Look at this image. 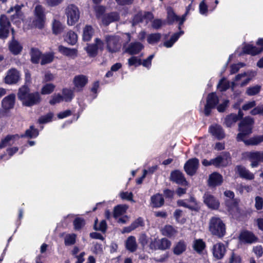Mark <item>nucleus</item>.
<instances>
[{
	"label": "nucleus",
	"mask_w": 263,
	"mask_h": 263,
	"mask_svg": "<svg viewBox=\"0 0 263 263\" xmlns=\"http://www.w3.org/2000/svg\"><path fill=\"white\" fill-rule=\"evenodd\" d=\"M18 99L22 104L27 107H31L40 103L41 97L39 92H31L30 89L24 85L20 87L17 92Z\"/></svg>",
	"instance_id": "obj_1"
},
{
	"label": "nucleus",
	"mask_w": 263,
	"mask_h": 263,
	"mask_svg": "<svg viewBox=\"0 0 263 263\" xmlns=\"http://www.w3.org/2000/svg\"><path fill=\"white\" fill-rule=\"evenodd\" d=\"M209 231L218 237H223L226 233V226L222 220L217 216L212 217L209 221Z\"/></svg>",
	"instance_id": "obj_2"
},
{
	"label": "nucleus",
	"mask_w": 263,
	"mask_h": 263,
	"mask_svg": "<svg viewBox=\"0 0 263 263\" xmlns=\"http://www.w3.org/2000/svg\"><path fill=\"white\" fill-rule=\"evenodd\" d=\"M254 121L250 117H245L239 124V131L237 136L238 141L243 140V138L252 133Z\"/></svg>",
	"instance_id": "obj_3"
},
{
	"label": "nucleus",
	"mask_w": 263,
	"mask_h": 263,
	"mask_svg": "<svg viewBox=\"0 0 263 263\" xmlns=\"http://www.w3.org/2000/svg\"><path fill=\"white\" fill-rule=\"evenodd\" d=\"M45 8L41 5H37L33 11L34 17L32 25L35 28L42 29L44 28L46 22V13Z\"/></svg>",
	"instance_id": "obj_4"
},
{
	"label": "nucleus",
	"mask_w": 263,
	"mask_h": 263,
	"mask_svg": "<svg viewBox=\"0 0 263 263\" xmlns=\"http://www.w3.org/2000/svg\"><path fill=\"white\" fill-rule=\"evenodd\" d=\"M65 14L67 18V23L73 25L76 23L80 18V11L77 6L70 4L65 9Z\"/></svg>",
	"instance_id": "obj_5"
},
{
	"label": "nucleus",
	"mask_w": 263,
	"mask_h": 263,
	"mask_svg": "<svg viewBox=\"0 0 263 263\" xmlns=\"http://www.w3.org/2000/svg\"><path fill=\"white\" fill-rule=\"evenodd\" d=\"M15 102V95L11 93L3 98L2 101V108L0 109V118L2 117L4 113L9 111L14 107Z\"/></svg>",
	"instance_id": "obj_6"
},
{
	"label": "nucleus",
	"mask_w": 263,
	"mask_h": 263,
	"mask_svg": "<svg viewBox=\"0 0 263 263\" xmlns=\"http://www.w3.org/2000/svg\"><path fill=\"white\" fill-rule=\"evenodd\" d=\"M107 49L110 52H116L121 48L120 39L118 36L106 35L105 37Z\"/></svg>",
	"instance_id": "obj_7"
},
{
	"label": "nucleus",
	"mask_w": 263,
	"mask_h": 263,
	"mask_svg": "<svg viewBox=\"0 0 263 263\" xmlns=\"http://www.w3.org/2000/svg\"><path fill=\"white\" fill-rule=\"evenodd\" d=\"M104 42L99 38H96L94 44H89L85 48L89 57H95L98 54V50L102 51L104 49Z\"/></svg>",
	"instance_id": "obj_8"
},
{
	"label": "nucleus",
	"mask_w": 263,
	"mask_h": 263,
	"mask_svg": "<svg viewBox=\"0 0 263 263\" xmlns=\"http://www.w3.org/2000/svg\"><path fill=\"white\" fill-rule=\"evenodd\" d=\"M243 157L249 159L252 167H257L260 161H263V153L260 152H246L243 154Z\"/></svg>",
	"instance_id": "obj_9"
},
{
	"label": "nucleus",
	"mask_w": 263,
	"mask_h": 263,
	"mask_svg": "<svg viewBox=\"0 0 263 263\" xmlns=\"http://www.w3.org/2000/svg\"><path fill=\"white\" fill-rule=\"evenodd\" d=\"M219 99L215 93H211L208 95L206 99V103L204 107V114L206 116L210 115L211 109L214 108L218 103Z\"/></svg>",
	"instance_id": "obj_10"
},
{
	"label": "nucleus",
	"mask_w": 263,
	"mask_h": 263,
	"mask_svg": "<svg viewBox=\"0 0 263 263\" xmlns=\"http://www.w3.org/2000/svg\"><path fill=\"white\" fill-rule=\"evenodd\" d=\"M10 23L9 19L5 15H1L0 16V38L6 39L8 37Z\"/></svg>",
	"instance_id": "obj_11"
},
{
	"label": "nucleus",
	"mask_w": 263,
	"mask_h": 263,
	"mask_svg": "<svg viewBox=\"0 0 263 263\" xmlns=\"http://www.w3.org/2000/svg\"><path fill=\"white\" fill-rule=\"evenodd\" d=\"M153 15L152 13L149 12L140 11L136 14L132 21V25L134 26L140 22H145L147 24L149 21L153 18Z\"/></svg>",
	"instance_id": "obj_12"
},
{
	"label": "nucleus",
	"mask_w": 263,
	"mask_h": 263,
	"mask_svg": "<svg viewBox=\"0 0 263 263\" xmlns=\"http://www.w3.org/2000/svg\"><path fill=\"white\" fill-rule=\"evenodd\" d=\"M21 79V74L18 70L12 68L7 71L5 78V82L9 85L16 84Z\"/></svg>",
	"instance_id": "obj_13"
},
{
	"label": "nucleus",
	"mask_w": 263,
	"mask_h": 263,
	"mask_svg": "<svg viewBox=\"0 0 263 263\" xmlns=\"http://www.w3.org/2000/svg\"><path fill=\"white\" fill-rule=\"evenodd\" d=\"M203 198L204 203L209 208L213 210H217L219 207L220 203L218 200L210 193H205Z\"/></svg>",
	"instance_id": "obj_14"
},
{
	"label": "nucleus",
	"mask_w": 263,
	"mask_h": 263,
	"mask_svg": "<svg viewBox=\"0 0 263 263\" xmlns=\"http://www.w3.org/2000/svg\"><path fill=\"white\" fill-rule=\"evenodd\" d=\"M199 166V160L196 158L189 160L184 164V168L185 172L189 175H193L196 172Z\"/></svg>",
	"instance_id": "obj_15"
},
{
	"label": "nucleus",
	"mask_w": 263,
	"mask_h": 263,
	"mask_svg": "<svg viewBox=\"0 0 263 263\" xmlns=\"http://www.w3.org/2000/svg\"><path fill=\"white\" fill-rule=\"evenodd\" d=\"M226 252V248L222 242L217 243L213 246V255L217 260L222 259L224 257Z\"/></svg>",
	"instance_id": "obj_16"
},
{
	"label": "nucleus",
	"mask_w": 263,
	"mask_h": 263,
	"mask_svg": "<svg viewBox=\"0 0 263 263\" xmlns=\"http://www.w3.org/2000/svg\"><path fill=\"white\" fill-rule=\"evenodd\" d=\"M24 7L23 5H16L13 7H11L9 10H7V13H11L14 12L11 16L12 21H14L15 19L18 18L19 20H23V13L21 11L22 7Z\"/></svg>",
	"instance_id": "obj_17"
},
{
	"label": "nucleus",
	"mask_w": 263,
	"mask_h": 263,
	"mask_svg": "<svg viewBox=\"0 0 263 263\" xmlns=\"http://www.w3.org/2000/svg\"><path fill=\"white\" fill-rule=\"evenodd\" d=\"M243 113L241 110L238 111V114L237 115L234 114H231L227 116L224 119V124L228 127H230L233 126L239 119L242 118Z\"/></svg>",
	"instance_id": "obj_18"
},
{
	"label": "nucleus",
	"mask_w": 263,
	"mask_h": 263,
	"mask_svg": "<svg viewBox=\"0 0 263 263\" xmlns=\"http://www.w3.org/2000/svg\"><path fill=\"white\" fill-rule=\"evenodd\" d=\"M144 48L143 45L139 42L131 43L125 49V52L131 55L138 54Z\"/></svg>",
	"instance_id": "obj_19"
},
{
	"label": "nucleus",
	"mask_w": 263,
	"mask_h": 263,
	"mask_svg": "<svg viewBox=\"0 0 263 263\" xmlns=\"http://www.w3.org/2000/svg\"><path fill=\"white\" fill-rule=\"evenodd\" d=\"M171 180L178 184L181 185H187L186 181L183 174L179 171H175L171 173L170 176Z\"/></svg>",
	"instance_id": "obj_20"
},
{
	"label": "nucleus",
	"mask_w": 263,
	"mask_h": 263,
	"mask_svg": "<svg viewBox=\"0 0 263 263\" xmlns=\"http://www.w3.org/2000/svg\"><path fill=\"white\" fill-rule=\"evenodd\" d=\"M239 239L243 242L252 243L257 241V238L252 232L245 231L240 233Z\"/></svg>",
	"instance_id": "obj_21"
},
{
	"label": "nucleus",
	"mask_w": 263,
	"mask_h": 263,
	"mask_svg": "<svg viewBox=\"0 0 263 263\" xmlns=\"http://www.w3.org/2000/svg\"><path fill=\"white\" fill-rule=\"evenodd\" d=\"M73 82L78 90H81L87 83L88 78L84 75H78L74 78Z\"/></svg>",
	"instance_id": "obj_22"
},
{
	"label": "nucleus",
	"mask_w": 263,
	"mask_h": 263,
	"mask_svg": "<svg viewBox=\"0 0 263 263\" xmlns=\"http://www.w3.org/2000/svg\"><path fill=\"white\" fill-rule=\"evenodd\" d=\"M119 18V14L117 12H113L103 16L102 22L104 25L107 26L112 22L118 21Z\"/></svg>",
	"instance_id": "obj_23"
},
{
	"label": "nucleus",
	"mask_w": 263,
	"mask_h": 263,
	"mask_svg": "<svg viewBox=\"0 0 263 263\" xmlns=\"http://www.w3.org/2000/svg\"><path fill=\"white\" fill-rule=\"evenodd\" d=\"M223 181L222 176L218 173H213L209 178V185L215 186L220 185Z\"/></svg>",
	"instance_id": "obj_24"
},
{
	"label": "nucleus",
	"mask_w": 263,
	"mask_h": 263,
	"mask_svg": "<svg viewBox=\"0 0 263 263\" xmlns=\"http://www.w3.org/2000/svg\"><path fill=\"white\" fill-rule=\"evenodd\" d=\"M210 132L213 136L218 139H221L224 137V133L221 126L218 125H214L209 128Z\"/></svg>",
	"instance_id": "obj_25"
},
{
	"label": "nucleus",
	"mask_w": 263,
	"mask_h": 263,
	"mask_svg": "<svg viewBox=\"0 0 263 263\" xmlns=\"http://www.w3.org/2000/svg\"><path fill=\"white\" fill-rule=\"evenodd\" d=\"M20 137L18 135L7 136L1 140L0 143V149L12 145L14 143L16 139H18Z\"/></svg>",
	"instance_id": "obj_26"
},
{
	"label": "nucleus",
	"mask_w": 263,
	"mask_h": 263,
	"mask_svg": "<svg viewBox=\"0 0 263 263\" xmlns=\"http://www.w3.org/2000/svg\"><path fill=\"white\" fill-rule=\"evenodd\" d=\"M59 51L64 55L74 59L77 56L78 50L74 48H69L63 46H59Z\"/></svg>",
	"instance_id": "obj_27"
},
{
	"label": "nucleus",
	"mask_w": 263,
	"mask_h": 263,
	"mask_svg": "<svg viewBox=\"0 0 263 263\" xmlns=\"http://www.w3.org/2000/svg\"><path fill=\"white\" fill-rule=\"evenodd\" d=\"M238 200L236 198L224 200V203L227 208V210L231 213L238 210Z\"/></svg>",
	"instance_id": "obj_28"
},
{
	"label": "nucleus",
	"mask_w": 263,
	"mask_h": 263,
	"mask_svg": "<svg viewBox=\"0 0 263 263\" xmlns=\"http://www.w3.org/2000/svg\"><path fill=\"white\" fill-rule=\"evenodd\" d=\"M237 171L239 176L243 178L248 180H252L254 178V174L243 166H238Z\"/></svg>",
	"instance_id": "obj_29"
},
{
	"label": "nucleus",
	"mask_w": 263,
	"mask_h": 263,
	"mask_svg": "<svg viewBox=\"0 0 263 263\" xmlns=\"http://www.w3.org/2000/svg\"><path fill=\"white\" fill-rule=\"evenodd\" d=\"M263 50V47L257 48L251 45H246L243 48V52L245 53L254 55L261 52Z\"/></svg>",
	"instance_id": "obj_30"
},
{
	"label": "nucleus",
	"mask_w": 263,
	"mask_h": 263,
	"mask_svg": "<svg viewBox=\"0 0 263 263\" xmlns=\"http://www.w3.org/2000/svg\"><path fill=\"white\" fill-rule=\"evenodd\" d=\"M9 48L10 51L14 54H18L22 51L23 48L22 46L20 43L14 39H13L9 43Z\"/></svg>",
	"instance_id": "obj_31"
},
{
	"label": "nucleus",
	"mask_w": 263,
	"mask_h": 263,
	"mask_svg": "<svg viewBox=\"0 0 263 263\" xmlns=\"http://www.w3.org/2000/svg\"><path fill=\"white\" fill-rule=\"evenodd\" d=\"M94 29L89 25H86L83 29V39L85 41H89L94 34Z\"/></svg>",
	"instance_id": "obj_32"
},
{
	"label": "nucleus",
	"mask_w": 263,
	"mask_h": 263,
	"mask_svg": "<svg viewBox=\"0 0 263 263\" xmlns=\"http://www.w3.org/2000/svg\"><path fill=\"white\" fill-rule=\"evenodd\" d=\"M126 249L132 252H135L137 248L136 238L134 236H130L128 237L126 241Z\"/></svg>",
	"instance_id": "obj_33"
},
{
	"label": "nucleus",
	"mask_w": 263,
	"mask_h": 263,
	"mask_svg": "<svg viewBox=\"0 0 263 263\" xmlns=\"http://www.w3.org/2000/svg\"><path fill=\"white\" fill-rule=\"evenodd\" d=\"M128 209V206L125 204H120L115 207L114 210V217L115 218L124 215Z\"/></svg>",
	"instance_id": "obj_34"
},
{
	"label": "nucleus",
	"mask_w": 263,
	"mask_h": 263,
	"mask_svg": "<svg viewBox=\"0 0 263 263\" xmlns=\"http://www.w3.org/2000/svg\"><path fill=\"white\" fill-rule=\"evenodd\" d=\"M183 33L184 31L182 30H180L179 32L175 33L172 35L170 40L165 41L163 43V45L166 48H170L172 47L174 44L178 40L179 37Z\"/></svg>",
	"instance_id": "obj_35"
},
{
	"label": "nucleus",
	"mask_w": 263,
	"mask_h": 263,
	"mask_svg": "<svg viewBox=\"0 0 263 263\" xmlns=\"http://www.w3.org/2000/svg\"><path fill=\"white\" fill-rule=\"evenodd\" d=\"M78 40L77 34L72 31H68L64 36V40L70 45H74Z\"/></svg>",
	"instance_id": "obj_36"
},
{
	"label": "nucleus",
	"mask_w": 263,
	"mask_h": 263,
	"mask_svg": "<svg viewBox=\"0 0 263 263\" xmlns=\"http://www.w3.org/2000/svg\"><path fill=\"white\" fill-rule=\"evenodd\" d=\"M157 243V248L161 250H165L170 248L171 246V242L170 240L165 238H162L155 241Z\"/></svg>",
	"instance_id": "obj_37"
},
{
	"label": "nucleus",
	"mask_w": 263,
	"mask_h": 263,
	"mask_svg": "<svg viewBox=\"0 0 263 263\" xmlns=\"http://www.w3.org/2000/svg\"><path fill=\"white\" fill-rule=\"evenodd\" d=\"M245 138H243V140L242 141L244 142L246 145H257L263 141V135L254 137L248 140H245Z\"/></svg>",
	"instance_id": "obj_38"
},
{
	"label": "nucleus",
	"mask_w": 263,
	"mask_h": 263,
	"mask_svg": "<svg viewBox=\"0 0 263 263\" xmlns=\"http://www.w3.org/2000/svg\"><path fill=\"white\" fill-rule=\"evenodd\" d=\"M186 245L184 241H179L174 247L173 252L175 254L179 255L186 250Z\"/></svg>",
	"instance_id": "obj_39"
},
{
	"label": "nucleus",
	"mask_w": 263,
	"mask_h": 263,
	"mask_svg": "<svg viewBox=\"0 0 263 263\" xmlns=\"http://www.w3.org/2000/svg\"><path fill=\"white\" fill-rule=\"evenodd\" d=\"M152 203L154 207H160L164 203V199L161 195L157 194L151 197Z\"/></svg>",
	"instance_id": "obj_40"
},
{
	"label": "nucleus",
	"mask_w": 263,
	"mask_h": 263,
	"mask_svg": "<svg viewBox=\"0 0 263 263\" xmlns=\"http://www.w3.org/2000/svg\"><path fill=\"white\" fill-rule=\"evenodd\" d=\"M64 27L61 22L56 20H54L52 23V30L54 34L61 33L63 30Z\"/></svg>",
	"instance_id": "obj_41"
},
{
	"label": "nucleus",
	"mask_w": 263,
	"mask_h": 263,
	"mask_svg": "<svg viewBox=\"0 0 263 263\" xmlns=\"http://www.w3.org/2000/svg\"><path fill=\"white\" fill-rule=\"evenodd\" d=\"M205 247V243L201 239H196L193 243L194 249L198 253H200Z\"/></svg>",
	"instance_id": "obj_42"
},
{
	"label": "nucleus",
	"mask_w": 263,
	"mask_h": 263,
	"mask_svg": "<svg viewBox=\"0 0 263 263\" xmlns=\"http://www.w3.org/2000/svg\"><path fill=\"white\" fill-rule=\"evenodd\" d=\"M177 233V231L171 226H165L162 229V233L163 235L168 237H172L175 235Z\"/></svg>",
	"instance_id": "obj_43"
},
{
	"label": "nucleus",
	"mask_w": 263,
	"mask_h": 263,
	"mask_svg": "<svg viewBox=\"0 0 263 263\" xmlns=\"http://www.w3.org/2000/svg\"><path fill=\"white\" fill-rule=\"evenodd\" d=\"M161 37V34L159 33H152L147 37V42L150 44H154L158 43Z\"/></svg>",
	"instance_id": "obj_44"
},
{
	"label": "nucleus",
	"mask_w": 263,
	"mask_h": 263,
	"mask_svg": "<svg viewBox=\"0 0 263 263\" xmlns=\"http://www.w3.org/2000/svg\"><path fill=\"white\" fill-rule=\"evenodd\" d=\"M39 135V132L37 129L31 126L29 129L26 130L24 135H21V137H26L30 138H33L36 137Z\"/></svg>",
	"instance_id": "obj_45"
},
{
	"label": "nucleus",
	"mask_w": 263,
	"mask_h": 263,
	"mask_svg": "<svg viewBox=\"0 0 263 263\" xmlns=\"http://www.w3.org/2000/svg\"><path fill=\"white\" fill-rule=\"evenodd\" d=\"M62 96L64 101L70 102L73 98V92L71 89L64 88L62 90Z\"/></svg>",
	"instance_id": "obj_46"
},
{
	"label": "nucleus",
	"mask_w": 263,
	"mask_h": 263,
	"mask_svg": "<svg viewBox=\"0 0 263 263\" xmlns=\"http://www.w3.org/2000/svg\"><path fill=\"white\" fill-rule=\"evenodd\" d=\"M41 53L37 49H32L31 51V61L34 63H39L40 59H41Z\"/></svg>",
	"instance_id": "obj_47"
},
{
	"label": "nucleus",
	"mask_w": 263,
	"mask_h": 263,
	"mask_svg": "<svg viewBox=\"0 0 263 263\" xmlns=\"http://www.w3.org/2000/svg\"><path fill=\"white\" fill-rule=\"evenodd\" d=\"M55 85L51 83H47L44 85L41 89V93L47 95L52 93L55 88Z\"/></svg>",
	"instance_id": "obj_48"
},
{
	"label": "nucleus",
	"mask_w": 263,
	"mask_h": 263,
	"mask_svg": "<svg viewBox=\"0 0 263 263\" xmlns=\"http://www.w3.org/2000/svg\"><path fill=\"white\" fill-rule=\"evenodd\" d=\"M76 235L74 234H69L64 237V242L66 246H71L76 242Z\"/></svg>",
	"instance_id": "obj_49"
},
{
	"label": "nucleus",
	"mask_w": 263,
	"mask_h": 263,
	"mask_svg": "<svg viewBox=\"0 0 263 263\" xmlns=\"http://www.w3.org/2000/svg\"><path fill=\"white\" fill-rule=\"evenodd\" d=\"M41 65H45L52 62L53 60V55L51 53L42 55L41 59Z\"/></svg>",
	"instance_id": "obj_50"
},
{
	"label": "nucleus",
	"mask_w": 263,
	"mask_h": 263,
	"mask_svg": "<svg viewBox=\"0 0 263 263\" xmlns=\"http://www.w3.org/2000/svg\"><path fill=\"white\" fill-rule=\"evenodd\" d=\"M217 87L221 91H225L230 87V82L223 78L220 80Z\"/></svg>",
	"instance_id": "obj_51"
},
{
	"label": "nucleus",
	"mask_w": 263,
	"mask_h": 263,
	"mask_svg": "<svg viewBox=\"0 0 263 263\" xmlns=\"http://www.w3.org/2000/svg\"><path fill=\"white\" fill-rule=\"evenodd\" d=\"M85 225L84 220L80 217L76 218L73 221L74 228L76 230H79Z\"/></svg>",
	"instance_id": "obj_52"
},
{
	"label": "nucleus",
	"mask_w": 263,
	"mask_h": 263,
	"mask_svg": "<svg viewBox=\"0 0 263 263\" xmlns=\"http://www.w3.org/2000/svg\"><path fill=\"white\" fill-rule=\"evenodd\" d=\"M180 19V17L175 14L172 10H168L167 12V21L168 24H172L176 21Z\"/></svg>",
	"instance_id": "obj_53"
},
{
	"label": "nucleus",
	"mask_w": 263,
	"mask_h": 263,
	"mask_svg": "<svg viewBox=\"0 0 263 263\" xmlns=\"http://www.w3.org/2000/svg\"><path fill=\"white\" fill-rule=\"evenodd\" d=\"M64 101L62 95L60 93L54 94L52 96L51 99L49 101L51 105H54Z\"/></svg>",
	"instance_id": "obj_54"
},
{
	"label": "nucleus",
	"mask_w": 263,
	"mask_h": 263,
	"mask_svg": "<svg viewBox=\"0 0 263 263\" xmlns=\"http://www.w3.org/2000/svg\"><path fill=\"white\" fill-rule=\"evenodd\" d=\"M97 219L95 221L94 227L96 230L100 231L102 232H105L107 228V224L105 220H102L99 224L97 226Z\"/></svg>",
	"instance_id": "obj_55"
},
{
	"label": "nucleus",
	"mask_w": 263,
	"mask_h": 263,
	"mask_svg": "<svg viewBox=\"0 0 263 263\" xmlns=\"http://www.w3.org/2000/svg\"><path fill=\"white\" fill-rule=\"evenodd\" d=\"M53 116L52 113L49 112L44 116H41L39 119V122L42 124L49 122L51 121Z\"/></svg>",
	"instance_id": "obj_56"
},
{
	"label": "nucleus",
	"mask_w": 263,
	"mask_h": 263,
	"mask_svg": "<svg viewBox=\"0 0 263 263\" xmlns=\"http://www.w3.org/2000/svg\"><path fill=\"white\" fill-rule=\"evenodd\" d=\"M260 89L259 86L256 85L253 87H250L247 88L246 93L249 96H253L258 93Z\"/></svg>",
	"instance_id": "obj_57"
},
{
	"label": "nucleus",
	"mask_w": 263,
	"mask_h": 263,
	"mask_svg": "<svg viewBox=\"0 0 263 263\" xmlns=\"http://www.w3.org/2000/svg\"><path fill=\"white\" fill-rule=\"evenodd\" d=\"M64 0H44L45 4L50 7H54L61 4Z\"/></svg>",
	"instance_id": "obj_58"
},
{
	"label": "nucleus",
	"mask_w": 263,
	"mask_h": 263,
	"mask_svg": "<svg viewBox=\"0 0 263 263\" xmlns=\"http://www.w3.org/2000/svg\"><path fill=\"white\" fill-rule=\"evenodd\" d=\"M245 66L243 63H239L238 64H233L230 67V73L231 74L236 73L239 69Z\"/></svg>",
	"instance_id": "obj_59"
},
{
	"label": "nucleus",
	"mask_w": 263,
	"mask_h": 263,
	"mask_svg": "<svg viewBox=\"0 0 263 263\" xmlns=\"http://www.w3.org/2000/svg\"><path fill=\"white\" fill-rule=\"evenodd\" d=\"M94 9L96 13V16L98 18L102 16L105 11V7L102 6H96Z\"/></svg>",
	"instance_id": "obj_60"
},
{
	"label": "nucleus",
	"mask_w": 263,
	"mask_h": 263,
	"mask_svg": "<svg viewBox=\"0 0 263 263\" xmlns=\"http://www.w3.org/2000/svg\"><path fill=\"white\" fill-rule=\"evenodd\" d=\"M255 207L258 210L263 208V199L260 196H256L255 198Z\"/></svg>",
	"instance_id": "obj_61"
},
{
	"label": "nucleus",
	"mask_w": 263,
	"mask_h": 263,
	"mask_svg": "<svg viewBox=\"0 0 263 263\" xmlns=\"http://www.w3.org/2000/svg\"><path fill=\"white\" fill-rule=\"evenodd\" d=\"M120 196L122 199H126L127 200L134 201L133 200V194L131 192H122L120 193Z\"/></svg>",
	"instance_id": "obj_62"
},
{
	"label": "nucleus",
	"mask_w": 263,
	"mask_h": 263,
	"mask_svg": "<svg viewBox=\"0 0 263 263\" xmlns=\"http://www.w3.org/2000/svg\"><path fill=\"white\" fill-rule=\"evenodd\" d=\"M229 102V101L228 100H224L222 103L217 106V110L220 112H223L226 110V108L227 107Z\"/></svg>",
	"instance_id": "obj_63"
},
{
	"label": "nucleus",
	"mask_w": 263,
	"mask_h": 263,
	"mask_svg": "<svg viewBox=\"0 0 263 263\" xmlns=\"http://www.w3.org/2000/svg\"><path fill=\"white\" fill-rule=\"evenodd\" d=\"M251 114L252 115H263V105L258 106L254 108L251 111Z\"/></svg>",
	"instance_id": "obj_64"
}]
</instances>
